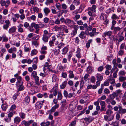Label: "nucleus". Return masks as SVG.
Instances as JSON below:
<instances>
[{
    "instance_id": "obj_11",
    "label": "nucleus",
    "mask_w": 126,
    "mask_h": 126,
    "mask_svg": "<svg viewBox=\"0 0 126 126\" xmlns=\"http://www.w3.org/2000/svg\"><path fill=\"white\" fill-rule=\"evenodd\" d=\"M117 96V95L116 93V92H113V93L110 95L109 96L110 99L111 100H113L114 98Z\"/></svg>"
},
{
    "instance_id": "obj_44",
    "label": "nucleus",
    "mask_w": 126,
    "mask_h": 126,
    "mask_svg": "<svg viewBox=\"0 0 126 126\" xmlns=\"http://www.w3.org/2000/svg\"><path fill=\"white\" fill-rule=\"evenodd\" d=\"M29 18L31 20H32L33 21H34L36 19V17L34 15H32L31 17H30Z\"/></svg>"
},
{
    "instance_id": "obj_58",
    "label": "nucleus",
    "mask_w": 126,
    "mask_h": 126,
    "mask_svg": "<svg viewBox=\"0 0 126 126\" xmlns=\"http://www.w3.org/2000/svg\"><path fill=\"white\" fill-rule=\"evenodd\" d=\"M32 76H33V78L37 76L36 72L35 71H33L32 73Z\"/></svg>"
},
{
    "instance_id": "obj_2",
    "label": "nucleus",
    "mask_w": 126,
    "mask_h": 126,
    "mask_svg": "<svg viewBox=\"0 0 126 126\" xmlns=\"http://www.w3.org/2000/svg\"><path fill=\"white\" fill-rule=\"evenodd\" d=\"M33 27H34L35 29H39L40 28V27L38 24H36L34 23H32L31 24L29 30L31 32L33 31L34 29H32Z\"/></svg>"
},
{
    "instance_id": "obj_37",
    "label": "nucleus",
    "mask_w": 126,
    "mask_h": 126,
    "mask_svg": "<svg viewBox=\"0 0 126 126\" xmlns=\"http://www.w3.org/2000/svg\"><path fill=\"white\" fill-rule=\"evenodd\" d=\"M53 29L55 31H57L58 30H60V25L59 26L57 25L55 26L54 27Z\"/></svg>"
},
{
    "instance_id": "obj_10",
    "label": "nucleus",
    "mask_w": 126,
    "mask_h": 126,
    "mask_svg": "<svg viewBox=\"0 0 126 126\" xmlns=\"http://www.w3.org/2000/svg\"><path fill=\"white\" fill-rule=\"evenodd\" d=\"M119 111L118 112L119 113L124 114L126 113V109H123L122 107L120 106L118 107Z\"/></svg>"
},
{
    "instance_id": "obj_1",
    "label": "nucleus",
    "mask_w": 126,
    "mask_h": 126,
    "mask_svg": "<svg viewBox=\"0 0 126 126\" xmlns=\"http://www.w3.org/2000/svg\"><path fill=\"white\" fill-rule=\"evenodd\" d=\"M44 102V100H43L42 101H39L37 102L35 105V107L37 109H40L42 107L43 103Z\"/></svg>"
},
{
    "instance_id": "obj_26",
    "label": "nucleus",
    "mask_w": 126,
    "mask_h": 126,
    "mask_svg": "<svg viewBox=\"0 0 126 126\" xmlns=\"http://www.w3.org/2000/svg\"><path fill=\"white\" fill-rule=\"evenodd\" d=\"M62 105V107L64 108L66 105L67 103L66 100H64L62 101L61 102Z\"/></svg>"
},
{
    "instance_id": "obj_19",
    "label": "nucleus",
    "mask_w": 126,
    "mask_h": 126,
    "mask_svg": "<svg viewBox=\"0 0 126 126\" xmlns=\"http://www.w3.org/2000/svg\"><path fill=\"white\" fill-rule=\"evenodd\" d=\"M76 107V106L74 104H70L69 106V109L71 110H74Z\"/></svg>"
},
{
    "instance_id": "obj_29",
    "label": "nucleus",
    "mask_w": 126,
    "mask_h": 126,
    "mask_svg": "<svg viewBox=\"0 0 126 126\" xmlns=\"http://www.w3.org/2000/svg\"><path fill=\"white\" fill-rule=\"evenodd\" d=\"M120 75L125 76L126 74V72L124 70L120 71L119 73Z\"/></svg>"
},
{
    "instance_id": "obj_50",
    "label": "nucleus",
    "mask_w": 126,
    "mask_h": 126,
    "mask_svg": "<svg viewBox=\"0 0 126 126\" xmlns=\"http://www.w3.org/2000/svg\"><path fill=\"white\" fill-rule=\"evenodd\" d=\"M49 24L51 25H53L55 23L54 21L53 20L51 19L49 21Z\"/></svg>"
},
{
    "instance_id": "obj_7",
    "label": "nucleus",
    "mask_w": 126,
    "mask_h": 126,
    "mask_svg": "<svg viewBox=\"0 0 126 126\" xmlns=\"http://www.w3.org/2000/svg\"><path fill=\"white\" fill-rule=\"evenodd\" d=\"M10 2L9 0L5 1V0H3L1 3V5L2 6H5L6 8L8 7L9 5L10 4Z\"/></svg>"
},
{
    "instance_id": "obj_17",
    "label": "nucleus",
    "mask_w": 126,
    "mask_h": 126,
    "mask_svg": "<svg viewBox=\"0 0 126 126\" xmlns=\"http://www.w3.org/2000/svg\"><path fill=\"white\" fill-rule=\"evenodd\" d=\"M120 33H119L116 36V37L118 38V40L119 42H121L124 39V37L123 36L121 35H120Z\"/></svg>"
},
{
    "instance_id": "obj_5",
    "label": "nucleus",
    "mask_w": 126,
    "mask_h": 126,
    "mask_svg": "<svg viewBox=\"0 0 126 126\" xmlns=\"http://www.w3.org/2000/svg\"><path fill=\"white\" fill-rule=\"evenodd\" d=\"M96 28H93L91 32H90L89 33V35L90 36L93 37L94 36H95L99 33L96 32Z\"/></svg>"
},
{
    "instance_id": "obj_61",
    "label": "nucleus",
    "mask_w": 126,
    "mask_h": 126,
    "mask_svg": "<svg viewBox=\"0 0 126 126\" xmlns=\"http://www.w3.org/2000/svg\"><path fill=\"white\" fill-rule=\"evenodd\" d=\"M57 79V76H53L52 77V80L53 82H55Z\"/></svg>"
},
{
    "instance_id": "obj_3",
    "label": "nucleus",
    "mask_w": 126,
    "mask_h": 126,
    "mask_svg": "<svg viewBox=\"0 0 126 126\" xmlns=\"http://www.w3.org/2000/svg\"><path fill=\"white\" fill-rule=\"evenodd\" d=\"M65 23L69 25V26L70 27H73L74 24V21L68 18H67L65 20Z\"/></svg>"
},
{
    "instance_id": "obj_9",
    "label": "nucleus",
    "mask_w": 126,
    "mask_h": 126,
    "mask_svg": "<svg viewBox=\"0 0 126 126\" xmlns=\"http://www.w3.org/2000/svg\"><path fill=\"white\" fill-rule=\"evenodd\" d=\"M88 32H88V33H87V31H85V32L84 31H82L80 32V34L79 35V36L82 39H84L86 37V36L85 34L86 35H87L88 34Z\"/></svg>"
},
{
    "instance_id": "obj_25",
    "label": "nucleus",
    "mask_w": 126,
    "mask_h": 126,
    "mask_svg": "<svg viewBox=\"0 0 126 126\" xmlns=\"http://www.w3.org/2000/svg\"><path fill=\"white\" fill-rule=\"evenodd\" d=\"M80 49H78L76 52L77 54H76V56L77 57L79 58H80L81 57L80 54Z\"/></svg>"
},
{
    "instance_id": "obj_41",
    "label": "nucleus",
    "mask_w": 126,
    "mask_h": 126,
    "mask_svg": "<svg viewBox=\"0 0 126 126\" xmlns=\"http://www.w3.org/2000/svg\"><path fill=\"white\" fill-rule=\"evenodd\" d=\"M7 106L4 104H3L1 106V108L4 111L6 110V109L7 108Z\"/></svg>"
},
{
    "instance_id": "obj_21",
    "label": "nucleus",
    "mask_w": 126,
    "mask_h": 126,
    "mask_svg": "<svg viewBox=\"0 0 126 126\" xmlns=\"http://www.w3.org/2000/svg\"><path fill=\"white\" fill-rule=\"evenodd\" d=\"M96 77L97 78V80L99 81H101L103 79L102 76L99 74H97Z\"/></svg>"
},
{
    "instance_id": "obj_12",
    "label": "nucleus",
    "mask_w": 126,
    "mask_h": 126,
    "mask_svg": "<svg viewBox=\"0 0 126 126\" xmlns=\"http://www.w3.org/2000/svg\"><path fill=\"white\" fill-rule=\"evenodd\" d=\"M96 6L95 5H93L91 7H89L88 10H91L93 13H94L96 12Z\"/></svg>"
},
{
    "instance_id": "obj_34",
    "label": "nucleus",
    "mask_w": 126,
    "mask_h": 126,
    "mask_svg": "<svg viewBox=\"0 0 126 126\" xmlns=\"http://www.w3.org/2000/svg\"><path fill=\"white\" fill-rule=\"evenodd\" d=\"M68 51V49L66 47H64L63 49L62 54H65Z\"/></svg>"
},
{
    "instance_id": "obj_62",
    "label": "nucleus",
    "mask_w": 126,
    "mask_h": 126,
    "mask_svg": "<svg viewBox=\"0 0 126 126\" xmlns=\"http://www.w3.org/2000/svg\"><path fill=\"white\" fill-rule=\"evenodd\" d=\"M77 30H75L74 31H73L71 33V35L72 36H74L77 33Z\"/></svg>"
},
{
    "instance_id": "obj_33",
    "label": "nucleus",
    "mask_w": 126,
    "mask_h": 126,
    "mask_svg": "<svg viewBox=\"0 0 126 126\" xmlns=\"http://www.w3.org/2000/svg\"><path fill=\"white\" fill-rule=\"evenodd\" d=\"M106 69L107 70H110L111 69L112 67L110 65L107 64L105 66Z\"/></svg>"
},
{
    "instance_id": "obj_47",
    "label": "nucleus",
    "mask_w": 126,
    "mask_h": 126,
    "mask_svg": "<svg viewBox=\"0 0 126 126\" xmlns=\"http://www.w3.org/2000/svg\"><path fill=\"white\" fill-rule=\"evenodd\" d=\"M36 50L35 49H34L32 51L31 55L32 56L36 54Z\"/></svg>"
},
{
    "instance_id": "obj_23",
    "label": "nucleus",
    "mask_w": 126,
    "mask_h": 126,
    "mask_svg": "<svg viewBox=\"0 0 126 126\" xmlns=\"http://www.w3.org/2000/svg\"><path fill=\"white\" fill-rule=\"evenodd\" d=\"M16 48L15 47H14L8 49V52L10 53H12L16 51Z\"/></svg>"
},
{
    "instance_id": "obj_55",
    "label": "nucleus",
    "mask_w": 126,
    "mask_h": 126,
    "mask_svg": "<svg viewBox=\"0 0 126 126\" xmlns=\"http://www.w3.org/2000/svg\"><path fill=\"white\" fill-rule=\"evenodd\" d=\"M66 26L64 25H60V30H62L63 31Z\"/></svg>"
},
{
    "instance_id": "obj_20",
    "label": "nucleus",
    "mask_w": 126,
    "mask_h": 126,
    "mask_svg": "<svg viewBox=\"0 0 126 126\" xmlns=\"http://www.w3.org/2000/svg\"><path fill=\"white\" fill-rule=\"evenodd\" d=\"M112 32L110 31H109L108 32H104L103 34L104 35V36L106 37L107 35L109 36H110L111 35Z\"/></svg>"
},
{
    "instance_id": "obj_60",
    "label": "nucleus",
    "mask_w": 126,
    "mask_h": 126,
    "mask_svg": "<svg viewBox=\"0 0 126 126\" xmlns=\"http://www.w3.org/2000/svg\"><path fill=\"white\" fill-rule=\"evenodd\" d=\"M49 20V19L47 17L43 19V21L46 23H47Z\"/></svg>"
},
{
    "instance_id": "obj_18",
    "label": "nucleus",
    "mask_w": 126,
    "mask_h": 126,
    "mask_svg": "<svg viewBox=\"0 0 126 126\" xmlns=\"http://www.w3.org/2000/svg\"><path fill=\"white\" fill-rule=\"evenodd\" d=\"M67 82L66 81H64L60 85V88L61 89H63L66 87V85L67 84Z\"/></svg>"
},
{
    "instance_id": "obj_42",
    "label": "nucleus",
    "mask_w": 126,
    "mask_h": 126,
    "mask_svg": "<svg viewBox=\"0 0 126 126\" xmlns=\"http://www.w3.org/2000/svg\"><path fill=\"white\" fill-rule=\"evenodd\" d=\"M73 3H76L77 5H79L80 2L79 1V0H73Z\"/></svg>"
},
{
    "instance_id": "obj_48",
    "label": "nucleus",
    "mask_w": 126,
    "mask_h": 126,
    "mask_svg": "<svg viewBox=\"0 0 126 126\" xmlns=\"http://www.w3.org/2000/svg\"><path fill=\"white\" fill-rule=\"evenodd\" d=\"M75 6L73 4H71L70 6V9L71 10H75Z\"/></svg>"
},
{
    "instance_id": "obj_24",
    "label": "nucleus",
    "mask_w": 126,
    "mask_h": 126,
    "mask_svg": "<svg viewBox=\"0 0 126 126\" xmlns=\"http://www.w3.org/2000/svg\"><path fill=\"white\" fill-rule=\"evenodd\" d=\"M48 36L45 35H43L42 38L43 40L45 42H47L48 41Z\"/></svg>"
},
{
    "instance_id": "obj_15",
    "label": "nucleus",
    "mask_w": 126,
    "mask_h": 126,
    "mask_svg": "<svg viewBox=\"0 0 126 126\" xmlns=\"http://www.w3.org/2000/svg\"><path fill=\"white\" fill-rule=\"evenodd\" d=\"M20 118L18 116L16 117L14 119V123L16 124H18L21 121Z\"/></svg>"
},
{
    "instance_id": "obj_4",
    "label": "nucleus",
    "mask_w": 126,
    "mask_h": 126,
    "mask_svg": "<svg viewBox=\"0 0 126 126\" xmlns=\"http://www.w3.org/2000/svg\"><path fill=\"white\" fill-rule=\"evenodd\" d=\"M58 89L57 87H53L50 91V92L52 93L53 94L54 96H56L58 92Z\"/></svg>"
},
{
    "instance_id": "obj_13",
    "label": "nucleus",
    "mask_w": 126,
    "mask_h": 126,
    "mask_svg": "<svg viewBox=\"0 0 126 126\" xmlns=\"http://www.w3.org/2000/svg\"><path fill=\"white\" fill-rule=\"evenodd\" d=\"M84 120L86 122H88L89 123L91 122L94 119V118L91 116L88 117H85L84 119Z\"/></svg>"
},
{
    "instance_id": "obj_40",
    "label": "nucleus",
    "mask_w": 126,
    "mask_h": 126,
    "mask_svg": "<svg viewBox=\"0 0 126 126\" xmlns=\"http://www.w3.org/2000/svg\"><path fill=\"white\" fill-rule=\"evenodd\" d=\"M45 2L46 4L47 5L50 3H52L53 2V0H46Z\"/></svg>"
},
{
    "instance_id": "obj_64",
    "label": "nucleus",
    "mask_w": 126,
    "mask_h": 126,
    "mask_svg": "<svg viewBox=\"0 0 126 126\" xmlns=\"http://www.w3.org/2000/svg\"><path fill=\"white\" fill-rule=\"evenodd\" d=\"M20 18L21 20H23L25 18V15L24 14H21L20 15Z\"/></svg>"
},
{
    "instance_id": "obj_36",
    "label": "nucleus",
    "mask_w": 126,
    "mask_h": 126,
    "mask_svg": "<svg viewBox=\"0 0 126 126\" xmlns=\"http://www.w3.org/2000/svg\"><path fill=\"white\" fill-rule=\"evenodd\" d=\"M92 69L90 66H89L87 68V72L90 74L92 72Z\"/></svg>"
},
{
    "instance_id": "obj_52",
    "label": "nucleus",
    "mask_w": 126,
    "mask_h": 126,
    "mask_svg": "<svg viewBox=\"0 0 126 126\" xmlns=\"http://www.w3.org/2000/svg\"><path fill=\"white\" fill-rule=\"evenodd\" d=\"M32 9L35 12H37L39 10L38 8L37 7H33Z\"/></svg>"
},
{
    "instance_id": "obj_49",
    "label": "nucleus",
    "mask_w": 126,
    "mask_h": 126,
    "mask_svg": "<svg viewBox=\"0 0 126 126\" xmlns=\"http://www.w3.org/2000/svg\"><path fill=\"white\" fill-rule=\"evenodd\" d=\"M91 81L92 83H94L95 81V77L93 76H92L91 79Z\"/></svg>"
},
{
    "instance_id": "obj_53",
    "label": "nucleus",
    "mask_w": 126,
    "mask_h": 126,
    "mask_svg": "<svg viewBox=\"0 0 126 126\" xmlns=\"http://www.w3.org/2000/svg\"><path fill=\"white\" fill-rule=\"evenodd\" d=\"M63 94L64 96L67 98L68 95V93L67 91L66 90H64L63 91Z\"/></svg>"
},
{
    "instance_id": "obj_14",
    "label": "nucleus",
    "mask_w": 126,
    "mask_h": 126,
    "mask_svg": "<svg viewBox=\"0 0 126 126\" xmlns=\"http://www.w3.org/2000/svg\"><path fill=\"white\" fill-rule=\"evenodd\" d=\"M43 11L46 16L48 15V14L50 12V10L48 8L45 7L43 9Z\"/></svg>"
},
{
    "instance_id": "obj_63",
    "label": "nucleus",
    "mask_w": 126,
    "mask_h": 126,
    "mask_svg": "<svg viewBox=\"0 0 126 126\" xmlns=\"http://www.w3.org/2000/svg\"><path fill=\"white\" fill-rule=\"evenodd\" d=\"M111 125L113 126H117L118 125V123L116 121L113 122L112 123Z\"/></svg>"
},
{
    "instance_id": "obj_8",
    "label": "nucleus",
    "mask_w": 126,
    "mask_h": 126,
    "mask_svg": "<svg viewBox=\"0 0 126 126\" xmlns=\"http://www.w3.org/2000/svg\"><path fill=\"white\" fill-rule=\"evenodd\" d=\"M114 116L112 115H110L109 116L105 115L104 116V118L105 120L107 121H110L113 119L114 118Z\"/></svg>"
},
{
    "instance_id": "obj_30",
    "label": "nucleus",
    "mask_w": 126,
    "mask_h": 126,
    "mask_svg": "<svg viewBox=\"0 0 126 126\" xmlns=\"http://www.w3.org/2000/svg\"><path fill=\"white\" fill-rule=\"evenodd\" d=\"M23 82L22 81H17L16 83V85L17 87H18L20 86L23 84Z\"/></svg>"
},
{
    "instance_id": "obj_16",
    "label": "nucleus",
    "mask_w": 126,
    "mask_h": 126,
    "mask_svg": "<svg viewBox=\"0 0 126 126\" xmlns=\"http://www.w3.org/2000/svg\"><path fill=\"white\" fill-rule=\"evenodd\" d=\"M30 101V99L29 96H27L25 98L24 102V105H27L29 103Z\"/></svg>"
},
{
    "instance_id": "obj_57",
    "label": "nucleus",
    "mask_w": 126,
    "mask_h": 126,
    "mask_svg": "<svg viewBox=\"0 0 126 126\" xmlns=\"http://www.w3.org/2000/svg\"><path fill=\"white\" fill-rule=\"evenodd\" d=\"M22 123L25 126H29L30 125L29 122H27L26 121H24L22 122Z\"/></svg>"
},
{
    "instance_id": "obj_56",
    "label": "nucleus",
    "mask_w": 126,
    "mask_h": 126,
    "mask_svg": "<svg viewBox=\"0 0 126 126\" xmlns=\"http://www.w3.org/2000/svg\"><path fill=\"white\" fill-rule=\"evenodd\" d=\"M55 23L57 25L60 24V21L58 19H57L54 21Z\"/></svg>"
},
{
    "instance_id": "obj_38",
    "label": "nucleus",
    "mask_w": 126,
    "mask_h": 126,
    "mask_svg": "<svg viewBox=\"0 0 126 126\" xmlns=\"http://www.w3.org/2000/svg\"><path fill=\"white\" fill-rule=\"evenodd\" d=\"M20 116L22 119H23L25 117V115L24 113L21 112L20 113Z\"/></svg>"
},
{
    "instance_id": "obj_54",
    "label": "nucleus",
    "mask_w": 126,
    "mask_h": 126,
    "mask_svg": "<svg viewBox=\"0 0 126 126\" xmlns=\"http://www.w3.org/2000/svg\"><path fill=\"white\" fill-rule=\"evenodd\" d=\"M106 97L105 95H103L101 96L100 98H99L98 99V101L100 100H104L106 99Z\"/></svg>"
},
{
    "instance_id": "obj_46",
    "label": "nucleus",
    "mask_w": 126,
    "mask_h": 126,
    "mask_svg": "<svg viewBox=\"0 0 126 126\" xmlns=\"http://www.w3.org/2000/svg\"><path fill=\"white\" fill-rule=\"evenodd\" d=\"M62 8L64 9H65L67 8V6L64 3H63L61 5Z\"/></svg>"
},
{
    "instance_id": "obj_59",
    "label": "nucleus",
    "mask_w": 126,
    "mask_h": 126,
    "mask_svg": "<svg viewBox=\"0 0 126 126\" xmlns=\"http://www.w3.org/2000/svg\"><path fill=\"white\" fill-rule=\"evenodd\" d=\"M111 37H112V38H111V39L112 40H113L114 41H117L118 40V38H117V37H116V36H115V37L114 36H112Z\"/></svg>"
},
{
    "instance_id": "obj_35",
    "label": "nucleus",
    "mask_w": 126,
    "mask_h": 126,
    "mask_svg": "<svg viewBox=\"0 0 126 126\" xmlns=\"http://www.w3.org/2000/svg\"><path fill=\"white\" fill-rule=\"evenodd\" d=\"M104 93L107 94L110 93V91L107 88H105L104 91Z\"/></svg>"
},
{
    "instance_id": "obj_51",
    "label": "nucleus",
    "mask_w": 126,
    "mask_h": 126,
    "mask_svg": "<svg viewBox=\"0 0 126 126\" xmlns=\"http://www.w3.org/2000/svg\"><path fill=\"white\" fill-rule=\"evenodd\" d=\"M54 54L56 55H58L59 54L60 52V50L59 49H55L53 50Z\"/></svg>"
},
{
    "instance_id": "obj_6",
    "label": "nucleus",
    "mask_w": 126,
    "mask_h": 126,
    "mask_svg": "<svg viewBox=\"0 0 126 126\" xmlns=\"http://www.w3.org/2000/svg\"><path fill=\"white\" fill-rule=\"evenodd\" d=\"M16 27L15 26H13L10 28L8 31V33L10 34H12L16 32Z\"/></svg>"
},
{
    "instance_id": "obj_28",
    "label": "nucleus",
    "mask_w": 126,
    "mask_h": 126,
    "mask_svg": "<svg viewBox=\"0 0 126 126\" xmlns=\"http://www.w3.org/2000/svg\"><path fill=\"white\" fill-rule=\"evenodd\" d=\"M55 6L56 8L58 10H60L61 9V5L60 3L56 2Z\"/></svg>"
},
{
    "instance_id": "obj_39",
    "label": "nucleus",
    "mask_w": 126,
    "mask_h": 126,
    "mask_svg": "<svg viewBox=\"0 0 126 126\" xmlns=\"http://www.w3.org/2000/svg\"><path fill=\"white\" fill-rule=\"evenodd\" d=\"M18 87V91H21L23 90L24 89V87L23 86V84L19 86Z\"/></svg>"
},
{
    "instance_id": "obj_45",
    "label": "nucleus",
    "mask_w": 126,
    "mask_h": 126,
    "mask_svg": "<svg viewBox=\"0 0 126 126\" xmlns=\"http://www.w3.org/2000/svg\"><path fill=\"white\" fill-rule=\"evenodd\" d=\"M121 30V29L119 27H115L114 29V32L116 33V31H120Z\"/></svg>"
},
{
    "instance_id": "obj_32",
    "label": "nucleus",
    "mask_w": 126,
    "mask_h": 126,
    "mask_svg": "<svg viewBox=\"0 0 126 126\" xmlns=\"http://www.w3.org/2000/svg\"><path fill=\"white\" fill-rule=\"evenodd\" d=\"M62 94L61 92H59L58 95V99L59 100H61L62 98Z\"/></svg>"
},
{
    "instance_id": "obj_22",
    "label": "nucleus",
    "mask_w": 126,
    "mask_h": 126,
    "mask_svg": "<svg viewBox=\"0 0 126 126\" xmlns=\"http://www.w3.org/2000/svg\"><path fill=\"white\" fill-rule=\"evenodd\" d=\"M69 77L70 78H72L74 77V75L73 73V71L70 70L69 71Z\"/></svg>"
},
{
    "instance_id": "obj_31",
    "label": "nucleus",
    "mask_w": 126,
    "mask_h": 126,
    "mask_svg": "<svg viewBox=\"0 0 126 126\" xmlns=\"http://www.w3.org/2000/svg\"><path fill=\"white\" fill-rule=\"evenodd\" d=\"M111 18L112 19L116 20L119 18L115 14H113L112 15Z\"/></svg>"
},
{
    "instance_id": "obj_43",
    "label": "nucleus",
    "mask_w": 126,
    "mask_h": 126,
    "mask_svg": "<svg viewBox=\"0 0 126 126\" xmlns=\"http://www.w3.org/2000/svg\"><path fill=\"white\" fill-rule=\"evenodd\" d=\"M2 38H3V42H6L8 40V38L6 36H2Z\"/></svg>"
},
{
    "instance_id": "obj_27",
    "label": "nucleus",
    "mask_w": 126,
    "mask_h": 126,
    "mask_svg": "<svg viewBox=\"0 0 126 126\" xmlns=\"http://www.w3.org/2000/svg\"><path fill=\"white\" fill-rule=\"evenodd\" d=\"M119 80L121 82H123L126 79V77L120 76L119 79Z\"/></svg>"
}]
</instances>
